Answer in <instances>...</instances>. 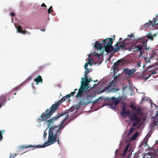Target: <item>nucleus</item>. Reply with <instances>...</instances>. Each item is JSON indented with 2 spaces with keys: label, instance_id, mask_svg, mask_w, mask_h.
Returning a JSON list of instances; mask_svg holds the SVG:
<instances>
[{
  "label": "nucleus",
  "instance_id": "5701e85b",
  "mask_svg": "<svg viewBox=\"0 0 158 158\" xmlns=\"http://www.w3.org/2000/svg\"><path fill=\"white\" fill-rule=\"evenodd\" d=\"M144 59L145 60L146 62V63L145 64H144L143 66L144 67H146V65L147 64V63H150V60H151V58H148V57H145L144 58Z\"/></svg>",
  "mask_w": 158,
  "mask_h": 158
},
{
  "label": "nucleus",
  "instance_id": "6e6d98bb",
  "mask_svg": "<svg viewBox=\"0 0 158 158\" xmlns=\"http://www.w3.org/2000/svg\"><path fill=\"white\" fill-rule=\"evenodd\" d=\"M128 36H129L130 37H133V35L132 33H131L130 34V35H128Z\"/></svg>",
  "mask_w": 158,
  "mask_h": 158
},
{
  "label": "nucleus",
  "instance_id": "2f4dec72",
  "mask_svg": "<svg viewBox=\"0 0 158 158\" xmlns=\"http://www.w3.org/2000/svg\"><path fill=\"white\" fill-rule=\"evenodd\" d=\"M47 129H46L44 131V134L43 135V138H45L47 135V132H46Z\"/></svg>",
  "mask_w": 158,
  "mask_h": 158
},
{
  "label": "nucleus",
  "instance_id": "ddd939ff",
  "mask_svg": "<svg viewBox=\"0 0 158 158\" xmlns=\"http://www.w3.org/2000/svg\"><path fill=\"white\" fill-rule=\"evenodd\" d=\"M131 120L133 122L135 121H140V118L137 116L135 114H133L131 115L130 116Z\"/></svg>",
  "mask_w": 158,
  "mask_h": 158
},
{
  "label": "nucleus",
  "instance_id": "a18cd8bd",
  "mask_svg": "<svg viewBox=\"0 0 158 158\" xmlns=\"http://www.w3.org/2000/svg\"><path fill=\"white\" fill-rule=\"evenodd\" d=\"M3 138L1 131H0V141L2 140Z\"/></svg>",
  "mask_w": 158,
  "mask_h": 158
},
{
  "label": "nucleus",
  "instance_id": "f8f14e48",
  "mask_svg": "<svg viewBox=\"0 0 158 158\" xmlns=\"http://www.w3.org/2000/svg\"><path fill=\"white\" fill-rule=\"evenodd\" d=\"M121 98H115L114 97L111 98V100L112 101V103L114 104L115 106L117 105L121 101Z\"/></svg>",
  "mask_w": 158,
  "mask_h": 158
},
{
  "label": "nucleus",
  "instance_id": "c9c22d12",
  "mask_svg": "<svg viewBox=\"0 0 158 158\" xmlns=\"http://www.w3.org/2000/svg\"><path fill=\"white\" fill-rule=\"evenodd\" d=\"M89 64V63L86 62L85 65L84 67H85V70H87L88 68H87V67Z\"/></svg>",
  "mask_w": 158,
  "mask_h": 158
},
{
  "label": "nucleus",
  "instance_id": "4468645a",
  "mask_svg": "<svg viewBox=\"0 0 158 158\" xmlns=\"http://www.w3.org/2000/svg\"><path fill=\"white\" fill-rule=\"evenodd\" d=\"M94 47L98 50H100L103 48V42L102 43H99L98 42H97L96 44H95Z\"/></svg>",
  "mask_w": 158,
  "mask_h": 158
},
{
  "label": "nucleus",
  "instance_id": "72a5a7b5",
  "mask_svg": "<svg viewBox=\"0 0 158 158\" xmlns=\"http://www.w3.org/2000/svg\"><path fill=\"white\" fill-rule=\"evenodd\" d=\"M52 6H51L49 8L48 10V14L50 13V12L51 11H53V10H52Z\"/></svg>",
  "mask_w": 158,
  "mask_h": 158
},
{
  "label": "nucleus",
  "instance_id": "a19ab883",
  "mask_svg": "<svg viewBox=\"0 0 158 158\" xmlns=\"http://www.w3.org/2000/svg\"><path fill=\"white\" fill-rule=\"evenodd\" d=\"M93 61V60L91 58H88V63H89V64L90 63H92V62Z\"/></svg>",
  "mask_w": 158,
  "mask_h": 158
},
{
  "label": "nucleus",
  "instance_id": "cd10ccee",
  "mask_svg": "<svg viewBox=\"0 0 158 158\" xmlns=\"http://www.w3.org/2000/svg\"><path fill=\"white\" fill-rule=\"evenodd\" d=\"M138 135V133L137 132H136V133H135L134 135H133V136L132 137L131 139H132L135 140V138L137 137Z\"/></svg>",
  "mask_w": 158,
  "mask_h": 158
},
{
  "label": "nucleus",
  "instance_id": "58836bf2",
  "mask_svg": "<svg viewBox=\"0 0 158 158\" xmlns=\"http://www.w3.org/2000/svg\"><path fill=\"white\" fill-rule=\"evenodd\" d=\"M141 66V62H139L136 64V67L139 68Z\"/></svg>",
  "mask_w": 158,
  "mask_h": 158
},
{
  "label": "nucleus",
  "instance_id": "423d86ee",
  "mask_svg": "<svg viewBox=\"0 0 158 158\" xmlns=\"http://www.w3.org/2000/svg\"><path fill=\"white\" fill-rule=\"evenodd\" d=\"M59 114V113H58L57 114H56L55 116L52 117L51 118L49 119V120H47L48 119H47L46 120H44V121H46V122H48V123H47L48 126V127H49L52 126L51 125H53V123L55 122V121L56 120H57V119L60 117H61V116ZM52 126L53 127H53V126L52 125Z\"/></svg>",
  "mask_w": 158,
  "mask_h": 158
},
{
  "label": "nucleus",
  "instance_id": "f704fd0d",
  "mask_svg": "<svg viewBox=\"0 0 158 158\" xmlns=\"http://www.w3.org/2000/svg\"><path fill=\"white\" fill-rule=\"evenodd\" d=\"M85 78H81L82 80L83 81L84 80L86 79L87 80V79H88L87 75L86 74H85V76H84Z\"/></svg>",
  "mask_w": 158,
  "mask_h": 158
},
{
  "label": "nucleus",
  "instance_id": "49530a36",
  "mask_svg": "<svg viewBox=\"0 0 158 158\" xmlns=\"http://www.w3.org/2000/svg\"><path fill=\"white\" fill-rule=\"evenodd\" d=\"M86 70V71H85L84 73H85V74H86L87 75V74H88V73H89L90 72L88 70V69H87V70Z\"/></svg>",
  "mask_w": 158,
  "mask_h": 158
},
{
  "label": "nucleus",
  "instance_id": "7ed1b4c3",
  "mask_svg": "<svg viewBox=\"0 0 158 158\" xmlns=\"http://www.w3.org/2000/svg\"><path fill=\"white\" fill-rule=\"evenodd\" d=\"M78 93H77L76 98H81L79 100L78 103L79 105H85L88 104L89 102V98L91 97V96L89 94V92L88 91H85L83 94L80 96L77 97Z\"/></svg>",
  "mask_w": 158,
  "mask_h": 158
},
{
  "label": "nucleus",
  "instance_id": "ea45409f",
  "mask_svg": "<svg viewBox=\"0 0 158 158\" xmlns=\"http://www.w3.org/2000/svg\"><path fill=\"white\" fill-rule=\"evenodd\" d=\"M124 71L125 72L126 74L127 75V73L129 72L130 70L128 69H124Z\"/></svg>",
  "mask_w": 158,
  "mask_h": 158
},
{
  "label": "nucleus",
  "instance_id": "052dcab7",
  "mask_svg": "<svg viewBox=\"0 0 158 158\" xmlns=\"http://www.w3.org/2000/svg\"><path fill=\"white\" fill-rule=\"evenodd\" d=\"M88 80L89 81V82H91V81H93L91 78H89V79H88Z\"/></svg>",
  "mask_w": 158,
  "mask_h": 158
},
{
  "label": "nucleus",
  "instance_id": "4d7b16f0",
  "mask_svg": "<svg viewBox=\"0 0 158 158\" xmlns=\"http://www.w3.org/2000/svg\"><path fill=\"white\" fill-rule=\"evenodd\" d=\"M41 6H44L45 7H46L47 6H46V5L44 3H43Z\"/></svg>",
  "mask_w": 158,
  "mask_h": 158
},
{
  "label": "nucleus",
  "instance_id": "2eb2a0df",
  "mask_svg": "<svg viewBox=\"0 0 158 158\" xmlns=\"http://www.w3.org/2000/svg\"><path fill=\"white\" fill-rule=\"evenodd\" d=\"M34 81L36 82V84H38L40 82L41 83L43 82V79L41 76L39 75L36 79H34Z\"/></svg>",
  "mask_w": 158,
  "mask_h": 158
},
{
  "label": "nucleus",
  "instance_id": "8fccbe9b",
  "mask_svg": "<svg viewBox=\"0 0 158 158\" xmlns=\"http://www.w3.org/2000/svg\"><path fill=\"white\" fill-rule=\"evenodd\" d=\"M70 94H69L68 95H66V96H65V97H66V98L68 99L70 97Z\"/></svg>",
  "mask_w": 158,
  "mask_h": 158
},
{
  "label": "nucleus",
  "instance_id": "9b49d317",
  "mask_svg": "<svg viewBox=\"0 0 158 158\" xmlns=\"http://www.w3.org/2000/svg\"><path fill=\"white\" fill-rule=\"evenodd\" d=\"M143 46L142 45L140 44H138L135 46V49L137 51H139L140 52V55L141 56L143 53H144V50L143 48Z\"/></svg>",
  "mask_w": 158,
  "mask_h": 158
},
{
  "label": "nucleus",
  "instance_id": "f3484780",
  "mask_svg": "<svg viewBox=\"0 0 158 158\" xmlns=\"http://www.w3.org/2000/svg\"><path fill=\"white\" fill-rule=\"evenodd\" d=\"M26 28H25V29ZM22 26H19L17 28V31L18 32L21 33L23 34H26L25 33V31L26 30H22Z\"/></svg>",
  "mask_w": 158,
  "mask_h": 158
},
{
  "label": "nucleus",
  "instance_id": "f257e3e1",
  "mask_svg": "<svg viewBox=\"0 0 158 158\" xmlns=\"http://www.w3.org/2000/svg\"><path fill=\"white\" fill-rule=\"evenodd\" d=\"M64 127V126L62 124H60L59 126H55L54 127H53L52 126H51L49 128L48 142H46L44 145H29L25 146H22V147L25 148L30 147L44 148L55 143L56 141L58 144L60 145L59 135Z\"/></svg>",
  "mask_w": 158,
  "mask_h": 158
},
{
  "label": "nucleus",
  "instance_id": "393cba45",
  "mask_svg": "<svg viewBox=\"0 0 158 158\" xmlns=\"http://www.w3.org/2000/svg\"><path fill=\"white\" fill-rule=\"evenodd\" d=\"M134 130V128L133 127H131V128H130L129 132L128 133L127 135L128 136H129L130 135H131L133 132Z\"/></svg>",
  "mask_w": 158,
  "mask_h": 158
},
{
  "label": "nucleus",
  "instance_id": "aec40b11",
  "mask_svg": "<svg viewBox=\"0 0 158 158\" xmlns=\"http://www.w3.org/2000/svg\"><path fill=\"white\" fill-rule=\"evenodd\" d=\"M118 43H117L114 46L115 47L114 48L113 47V51H114V53L115 52H118L119 51V45H118Z\"/></svg>",
  "mask_w": 158,
  "mask_h": 158
},
{
  "label": "nucleus",
  "instance_id": "338daca9",
  "mask_svg": "<svg viewBox=\"0 0 158 158\" xmlns=\"http://www.w3.org/2000/svg\"><path fill=\"white\" fill-rule=\"evenodd\" d=\"M89 65L90 66H92V63H89Z\"/></svg>",
  "mask_w": 158,
  "mask_h": 158
},
{
  "label": "nucleus",
  "instance_id": "69168bd1",
  "mask_svg": "<svg viewBox=\"0 0 158 158\" xmlns=\"http://www.w3.org/2000/svg\"><path fill=\"white\" fill-rule=\"evenodd\" d=\"M152 35L153 36V37L155 36L156 35V34H154L153 35Z\"/></svg>",
  "mask_w": 158,
  "mask_h": 158
},
{
  "label": "nucleus",
  "instance_id": "4c0bfd02",
  "mask_svg": "<svg viewBox=\"0 0 158 158\" xmlns=\"http://www.w3.org/2000/svg\"><path fill=\"white\" fill-rule=\"evenodd\" d=\"M17 155L16 154H13L12 155L10 156V158H14L15 156Z\"/></svg>",
  "mask_w": 158,
  "mask_h": 158
},
{
  "label": "nucleus",
  "instance_id": "bf43d9fd",
  "mask_svg": "<svg viewBox=\"0 0 158 158\" xmlns=\"http://www.w3.org/2000/svg\"><path fill=\"white\" fill-rule=\"evenodd\" d=\"M112 56V55L110 56L108 58V60H110Z\"/></svg>",
  "mask_w": 158,
  "mask_h": 158
},
{
  "label": "nucleus",
  "instance_id": "1a4fd4ad",
  "mask_svg": "<svg viewBox=\"0 0 158 158\" xmlns=\"http://www.w3.org/2000/svg\"><path fill=\"white\" fill-rule=\"evenodd\" d=\"M154 120L150 125L152 128L154 129L155 127L158 124V110L156 114V115L154 117Z\"/></svg>",
  "mask_w": 158,
  "mask_h": 158
},
{
  "label": "nucleus",
  "instance_id": "774afa93",
  "mask_svg": "<svg viewBox=\"0 0 158 158\" xmlns=\"http://www.w3.org/2000/svg\"><path fill=\"white\" fill-rule=\"evenodd\" d=\"M70 117H71V116H70L69 118L68 119H69V120H71L72 118H70Z\"/></svg>",
  "mask_w": 158,
  "mask_h": 158
},
{
  "label": "nucleus",
  "instance_id": "4be33fe9",
  "mask_svg": "<svg viewBox=\"0 0 158 158\" xmlns=\"http://www.w3.org/2000/svg\"><path fill=\"white\" fill-rule=\"evenodd\" d=\"M153 19L154 22L153 23H152V24L151 25L152 27H154L156 25L157 26V23H156L157 22L158 19L157 18L155 19L154 18H153Z\"/></svg>",
  "mask_w": 158,
  "mask_h": 158
},
{
  "label": "nucleus",
  "instance_id": "20e7f679",
  "mask_svg": "<svg viewBox=\"0 0 158 158\" xmlns=\"http://www.w3.org/2000/svg\"><path fill=\"white\" fill-rule=\"evenodd\" d=\"M89 81L85 79L83 81L82 80L81 85L80 88L78 89L77 97L80 96L85 91H88L89 88L88 84Z\"/></svg>",
  "mask_w": 158,
  "mask_h": 158
},
{
  "label": "nucleus",
  "instance_id": "de8ad7c7",
  "mask_svg": "<svg viewBox=\"0 0 158 158\" xmlns=\"http://www.w3.org/2000/svg\"><path fill=\"white\" fill-rule=\"evenodd\" d=\"M146 145L147 144V142L146 141V138L144 139L143 142Z\"/></svg>",
  "mask_w": 158,
  "mask_h": 158
},
{
  "label": "nucleus",
  "instance_id": "6ab92c4d",
  "mask_svg": "<svg viewBox=\"0 0 158 158\" xmlns=\"http://www.w3.org/2000/svg\"><path fill=\"white\" fill-rule=\"evenodd\" d=\"M136 70V69H135L130 70L129 71V72L127 73V75L128 76H130L135 73Z\"/></svg>",
  "mask_w": 158,
  "mask_h": 158
},
{
  "label": "nucleus",
  "instance_id": "864d4df0",
  "mask_svg": "<svg viewBox=\"0 0 158 158\" xmlns=\"http://www.w3.org/2000/svg\"><path fill=\"white\" fill-rule=\"evenodd\" d=\"M25 33H26V34H27L28 35L30 34V33L28 31H27L26 30L25 31Z\"/></svg>",
  "mask_w": 158,
  "mask_h": 158
},
{
  "label": "nucleus",
  "instance_id": "7c9ffc66",
  "mask_svg": "<svg viewBox=\"0 0 158 158\" xmlns=\"http://www.w3.org/2000/svg\"><path fill=\"white\" fill-rule=\"evenodd\" d=\"M139 121H135L133 123L132 126L133 127H135L137 124H138Z\"/></svg>",
  "mask_w": 158,
  "mask_h": 158
},
{
  "label": "nucleus",
  "instance_id": "a211bd4d",
  "mask_svg": "<svg viewBox=\"0 0 158 158\" xmlns=\"http://www.w3.org/2000/svg\"><path fill=\"white\" fill-rule=\"evenodd\" d=\"M110 39H112L111 38H107L103 40L102 42L104 46H107V43L109 42V41L110 40Z\"/></svg>",
  "mask_w": 158,
  "mask_h": 158
},
{
  "label": "nucleus",
  "instance_id": "a878e982",
  "mask_svg": "<svg viewBox=\"0 0 158 158\" xmlns=\"http://www.w3.org/2000/svg\"><path fill=\"white\" fill-rule=\"evenodd\" d=\"M149 22L147 23L144 25L145 26H147L146 27L147 28H148V27H149L152 23V22L150 20H149Z\"/></svg>",
  "mask_w": 158,
  "mask_h": 158
},
{
  "label": "nucleus",
  "instance_id": "412c9836",
  "mask_svg": "<svg viewBox=\"0 0 158 158\" xmlns=\"http://www.w3.org/2000/svg\"><path fill=\"white\" fill-rule=\"evenodd\" d=\"M136 112V114L137 115H142L143 113L142 112V110L141 108H139L138 109H136L135 110Z\"/></svg>",
  "mask_w": 158,
  "mask_h": 158
},
{
  "label": "nucleus",
  "instance_id": "e2e57ef3",
  "mask_svg": "<svg viewBox=\"0 0 158 158\" xmlns=\"http://www.w3.org/2000/svg\"><path fill=\"white\" fill-rule=\"evenodd\" d=\"M156 18H157L158 19V14H156Z\"/></svg>",
  "mask_w": 158,
  "mask_h": 158
},
{
  "label": "nucleus",
  "instance_id": "e433bc0d",
  "mask_svg": "<svg viewBox=\"0 0 158 158\" xmlns=\"http://www.w3.org/2000/svg\"><path fill=\"white\" fill-rule=\"evenodd\" d=\"M77 90V89H75L74 92L71 93V94H70V95L71 96H74V95L75 94V92Z\"/></svg>",
  "mask_w": 158,
  "mask_h": 158
},
{
  "label": "nucleus",
  "instance_id": "09e8293b",
  "mask_svg": "<svg viewBox=\"0 0 158 158\" xmlns=\"http://www.w3.org/2000/svg\"><path fill=\"white\" fill-rule=\"evenodd\" d=\"M15 15V14L14 13L12 12L11 13L10 16L12 17H14Z\"/></svg>",
  "mask_w": 158,
  "mask_h": 158
},
{
  "label": "nucleus",
  "instance_id": "c03bdc74",
  "mask_svg": "<svg viewBox=\"0 0 158 158\" xmlns=\"http://www.w3.org/2000/svg\"><path fill=\"white\" fill-rule=\"evenodd\" d=\"M153 66V65H150L147 67V70H149L150 68H152Z\"/></svg>",
  "mask_w": 158,
  "mask_h": 158
},
{
  "label": "nucleus",
  "instance_id": "680f3d73",
  "mask_svg": "<svg viewBox=\"0 0 158 158\" xmlns=\"http://www.w3.org/2000/svg\"><path fill=\"white\" fill-rule=\"evenodd\" d=\"M157 26H156V27H155V28L156 29H158V23H157Z\"/></svg>",
  "mask_w": 158,
  "mask_h": 158
},
{
  "label": "nucleus",
  "instance_id": "79ce46f5",
  "mask_svg": "<svg viewBox=\"0 0 158 158\" xmlns=\"http://www.w3.org/2000/svg\"><path fill=\"white\" fill-rule=\"evenodd\" d=\"M157 72H156V71H153L151 73L150 75L151 76L152 75L155 74Z\"/></svg>",
  "mask_w": 158,
  "mask_h": 158
},
{
  "label": "nucleus",
  "instance_id": "f03ea898",
  "mask_svg": "<svg viewBox=\"0 0 158 158\" xmlns=\"http://www.w3.org/2000/svg\"><path fill=\"white\" fill-rule=\"evenodd\" d=\"M63 99V98H61L56 103L52 104L50 109H47L44 113H43L40 116L41 118L38 119V122H40L50 118L53 114L57 110L58 106L64 102Z\"/></svg>",
  "mask_w": 158,
  "mask_h": 158
},
{
  "label": "nucleus",
  "instance_id": "dca6fc26",
  "mask_svg": "<svg viewBox=\"0 0 158 158\" xmlns=\"http://www.w3.org/2000/svg\"><path fill=\"white\" fill-rule=\"evenodd\" d=\"M6 100V98L5 96L3 95L1 96L0 98V108L4 104Z\"/></svg>",
  "mask_w": 158,
  "mask_h": 158
},
{
  "label": "nucleus",
  "instance_id": "c756f323",
  "mask_svg": "<svg viewBox=\"0 0 158 158\" xmlns=\"http://www.w3.org/2000/svg\"><path fill=\"white\" fill-rule=\"evenodd\" d=\"M129 147V145L128 144L126 146V147L124 149V153H125L127 151L128 149V148Z\"/></svg>",
  "mask_w": 158,
  "mask_h": 158
},
{
  "label": "nucleus",
  "instance_id": "0e129e2a",
  "mask_svg": "<svg viewBox=\"0 0 158 158\" xmlns=\"http://www.w3.org/2000/svg\"><path fill=\"white\" fill-rule=\"evenodd\" d=\"M122 38H119V41H121L122 40Z\"/></svg>",
  "mask_w": 158,
  "mask_h": 158
},
{
  "label": "nucleus",
  "instance_id": "13d9d810",
  "mask_svg": "<svg viewBox=\"0 0 158 158\" xmlns=\"http://www.w3.org/2000/svg\"><path fill=\"white\" fill-rule=\"evenodd\" d=\"M95 55L96 56H100V54H99L98 53H96V54H95Z\"/></svg>",
  "mask_w": 158,
  "mask_h": 158
},
{
  "label": "nucleus",
  "instance_id": "0eeeda50",
  "mask_svg": "<svg viewBox=\"0 0 158 158\" xmlns=\"http://www.w3.org/2000/svg\"><path fill=\"white\" fill-rule=\"evenodd\" d=\"M113 42L112 39H110L109 42L107 43V46H103V48H105V51L107 53H110L113 51V47L112 46Z\"/></svg>",
  "mask_w": 158,
  "mask_h": 158
},
{
  "label": "nucleus",
  "instance_id": "603ef678",
  "mask_svg": "<svg viewBox=\"0 0 158 158\" xmlns=\"http://www.w3.org/2000/svg\"><path fill=\"white\" fill-rule=\"evenodd\" d=\"M151 76L150 74L148 76L146 77L145 78V79H146V80H147V79H148Z\"/></svg>",
  "mask_w": 158,
  "mask_h": 158
},
{
  "label": "nucleus",
  "instance_id": "5fc2aeb1",
  "mask_svg": "<svg viewBox=\"0 0 158 158\" xmlns=\"http://www.w3.org/2000/svg\"><path fill=\"white\" fill-rule=\"evenodd\" d=\"M63 98V100L64 101H65L66 99H67L66 98V97L65 96L63 98Z\"/></svg>",
  "mask_w": 158,
  "mask_h": 158
},
{
  "label": "nucleus",
  "instance_id": "3c124183",
  "mask_svg": "<svg viewBox=\"0 0 158 158\" xmlns=\"http://www.w3.org/2000/svg\"><path fill=\"white\" fill-rule=\"evenodd\" d=\"M106 100H107V101H109L110 100H111V98H106L105 99Z\"/></svg>",
  "mask_w": 158,
  "mask_h": 158
},
{
  "label": "nucleus",
  "instance_id": "9d476101",
  "mask_svg": "<svg viewBox=\"0 0 158 158\" xmlns=\"http://www.w3.org/2000/svg\"><path fill=\"white\" fill-rule=\"evenodd\" d=\"M130 111L127 110V111L126 110V108L125 106H123L122 108V111L121 113V114L123 117H124L125 118L126 116H129L130 114Z\"/></svg>",
  "mask_w": 158,
  "mask_h": 158
},
{
  "label": "nucleus",
  "instance_id": "473e14b6",
  "mask_svg": "<svg viewBox=\"0 0 158 158\" xmlns=\"http://www.w3.org/2000/svg\"><path fill=\"white\" fill-rule=\"evenodd\" d=\"M125 47V45L124 44H123L121 45H120L119 46V48L123 49Z\"/></svg>",
  "mask_w": 158,
  "mask_h": 158
},
{
  "label": "nucleus",
  "instance_id": "bb28decb",
  "mask_svg": "<svg viewBox=\"0 0 158 158\" xmlns=\"http://www.w3.org/2000/svg\"><path fill=\"white\" fill-rule=\"evenodd\" d=\"M110 108L113 110H115L116 109L115 106L113 103H112L110 105Z\"/></svg>",
  "mask_w": 158,
  "mask_h": 158
},
{
  "label": "nucleus",
  "instance_id": "6e6552de",
  "mask_svg": "<svg viewBox=\"0 0 158 158\" xmlns=\"http://www.w3.org/2000/svg\"><path fill=\"white\" fill-rule=\"evenodd\" d=\"M72 111V110H71V109H69L68 110H65V111H62L61 113H59V114L60 115L61 117L63 116V115H65V118L62 119V123L64 122L66 120L68 119V117L69 116V114ZM62 124V123H61Z\"/></svg>",
  "mask_w": 158,
  "mask_h": 158
},
{
  "label": "nucleus",
  "instance_id": "b1692460",
  "mask_svg": "<svg viewBox=\"0 0 158 158\" xmlns=\"http://www.w3.org/2000/svg\"><path fill=\"white\" fill-rule=\"evenodd\" d=\"M123 61V59H121L117 60L116 62L114 63V65H117L118 64L120 63H122Z\"/></svg>",
  "mask_w": 158,
  "mask_h": 158
},
{
  "label": "nucleus",
  "instance_id": "37998d69",
  "mask_svg": "<svg viewBox=\"0 0 158 158\" xmlns=\"http://www.w3.org/2000/svg\"><path fill=\"white\" fill-rule=\"evenodd\" d=\"M100 99H101V100H102V98H101V97L100 98L98 99H97V100L94 101V103H95L96 102H97L98 101H99Z\"/></svg>",
  "mask_w": 158,
  "mask_h": 158
},
{
  "label": "nucleus",
  "instance_id": "39448f33",
  "mask_svg": "<svg viewBox=\"0 0 158 158\" xmlns=\"http://www.w3.org/2000/svg\"><path fill=\"white\" fill-rule=\"evenodd\" d=\"M147 37H145L141 39V41L142 42V44L143 46H144L145 48L147 50L149 48L147 47V43L148 39H150L151 40H153L154 39L153 36L151 35L150 33H149L147 36Z\"/></svg>",
  "mask_w": 158,
  "mask_h": 158
},
{
  "label": "nucleus",
  "instance_id": "c85d7f7f",
  "mask_svg": "<svg viewBox=\"0 0 158 158\" xmlns=\"http://www.w3.org/2000/svg\"><path fill=\"white\" fill-rule=\"evenodd\" d=\"M130 107L131 109L133 111L135 110H136L135 107L133 105H131L130 106Z\"/></svg>",
  "mask_w": 158,
  "mask_h": 158
}]
</instances>
